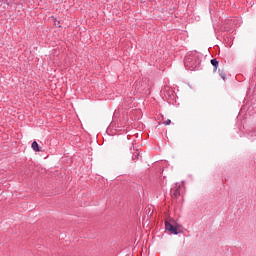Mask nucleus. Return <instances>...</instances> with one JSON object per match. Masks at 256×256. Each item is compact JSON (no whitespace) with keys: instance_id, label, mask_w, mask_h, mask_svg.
Segmentation results:
<instances>
[{"instance_id":"obj_1","label":"nucleus","mask_w":256,"mask_h":256,"mask_svg":"<svg viewBox=\"0 0 256 256\" xmlns=\"http://www.w3.org/2000/svg\"><path fill=\"white\" fill-rule=\"evenodd\" d=\"M184 65L186 69H189L190 71H195L199 69V65H201V62L198 58H196V56H187L184 59Z\"/></svg>"},{"instance_id":"obj_2","label":"nucleus","mask_w":256,"mask_h":256,"mask_svg":"<svg viewBox=\"0 0 256 256\" xmlns=\"http://www.w3.org/2000/svg\"><path fill=\"white\" fill-rule=\"evenodd\" d=\"M170 195L172 196V199H179L181 197V185L176 184L171 188Z\"/></svg>"},{"instance_id":"obj_3","label":"nucleus","mask_w":256,"mask_h":256,"mask_svg":"<svg viewBox=\"0 0 256 256\" xmlns=\"http://www.w3.org/2000/svg\"><path fill=\"white\" fill-rule=\"evenodd\" d=\"M165 229L166 231H170L172 235H179V231H177V226H174L169 221L165 222Z\"/></svg>"},{"instance_id":"obj_4","label":"nucleus","mask_w":256,"mask_h":256,"mask_svg":"<svg viewBox=\"0 0 256 256\" xmlns=\"http://www.w3.org/2000/svg\"><path fill=\"white\" fill-rule=\"evenodd\" d=\"M130 151L132 153V160L133 161H139V157H141V155L139 154V150H135V147L132 144V147L130 148Z\"/></svg>"},{"instance_id":"obj_5","label":"nucleus","mask_w":256,"mask_h":256,"mask_svg":"<svg viewBox=\"0 0 256 256\" xmlns=\"http://www.w3.org/2000/svg\"><path fill=\"white\" fill-rule=\"evenodd\" d=\"M210 63L212 67H214L213 73H217V69H219V61H217V59H212Z\"/></svg>"},{"instance_id":"obj_6","label":"nucleus","mask_w":256,"mask_h":256,"mask_svg":"<svg viewBox=\"0 0 256 256\" xmlns=\"http://www.w3.org/2000/svg\"><path fill=\"white\" fill-rule=\"evenodd\" d=\"M32 149H33V151H36V152L43 151V149H41V147H39V144L37 143V141L32 142Z\"/></svg>"},{"instance_id":"obj_7","label":"nucleus","mask_w":256,"mask_h":256,"mask_svg":"<svg viewBox=\"0 0 256 256\" xmlns=\"http://www.w3.org/2000/svg\"><path fill=\"white\" fill-rule=\"evenodd\" d=\"M218 73H219V76L221 77V79H223V81H225V79H227V74L225 73V70L218 69Z\"/></svg>"},{"instance_id":"obj_8","label":"nucleus","mask_w":256,"mask_h":256,"mask_svg":"<svg viewBox=\"0 0 256 256\" xmlns=\"http://www.w3.org/2000/svg\"><path fill=\"white\" fill-rule=\"evenodd\" d=\"M249 137H250V139H251L252 141H255V139H256V130H255V131H251V132L249 133Z\"/></svg>"},{"instance_id":"obj_9","label":"nucleus","mask_w":256,"mask_h":256,"mask_svg":"<svg viewBox=\"0 0 256 256\" xmlns=\"http://www.w3.org/2000/svg\"><path fill=\"white\" fill-rule=\"evenodd\" d=\"M163 124H164V125H171V120H170V119L165 120V121L163 122Z\"/></svg>"},{"instance_id":"obj_10","label":"nucleus","mask_w":256,"mask_h":256,"mask_svg":"<svg viewBox=\"0 0 256 256\" xmlns=\"http://www.w3.org/2000/svg\"><path fill=\"white\" fill-rule=\"evenodd\" d=\"M56 27H61V25H59V22L55 23Z\"/></svg>"}]
</instances>
